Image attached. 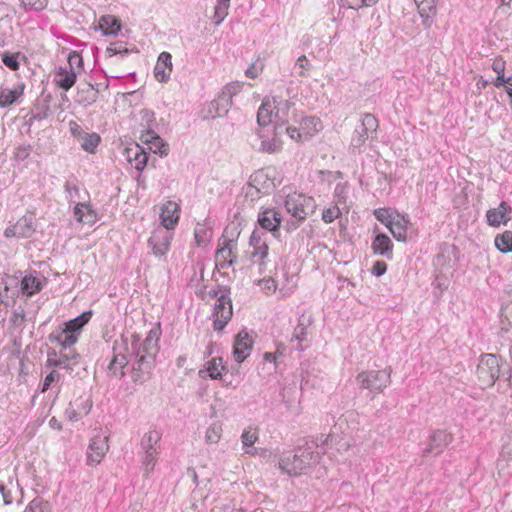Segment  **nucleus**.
<instances>
[{
  "label": "nucleus",
  "mask_w": 512,
  "mask_h": 512,
  "mask_svg": "<svg viewBox=\"0 0 512 512\" xmlns=\"http://www.w3.org/2000/svg\"><path fill=\"white\" fill-rule=\"evenodd\" d=\"M194 236L198 245H204L210 240L212 231L205 225L198 223L194 231Z\"/></svg>",
  "instance_id": "nucleus-44"
},
{
  "label": "nucleus",
  "mask_w": 512,
  "mask_h": 512,
  "mask_svg": "<svg viewBox=\"0 0 512 512\" xmlns=\"http://www.w3.org/2000/svg\"><path fill=\"white\" fill-rule=\"evenodd\" d=\"M284 205L287 212L299 221L305 220L315 208L313 198L300 193L288 194Z\"/></svg>",
  "instance_id": "nucleus-7"
},
{
  "label": "nucleus",
  "mask_w": 512,
  "mask_h": 512,
  "mask_svg": "<svg viewBox=\"0 0 512 512\" xmlns=\"http://www.w3.org/2000/svg\"><path fill=\"white\" fill-rule=\"evenodd\" d=\"M452 436L445 430L435 431L429 439L427 447L424 449V455L437 456L451 443Z\"/></svg>",
  "instance_id": "nucleus-16"
},
{
  "label": "nucleus",
  "mask_w": 512,
  "mask_h": 512,
  "mask_svg": "<svg viewBox=\"0 0 512 512\" xmlns=\"http://www.w3.org/2000/svg\"><path fill=\"white\" fill-rule=\"evenodd\" d=\"M267 233L254 230L250 236L249 246L251 251H247V256L251 263L264 265V260L268 256Z\"/></svg>",
  "instance_id": "nucleus-10"
},
{
  "label": "nucleus",
  "mask_w": 512,
  "mask_h": 512,
  "mask_svg": "<svg viewBox=\"0 0 512 512\" xmlns=\"http://www.w3.org/2000/svg\"><path fill=\"white\" fill-rule=\"evenodd\" d=\"M14 225L17 230L18 238H28L35 231L33 218L31 216L21 217Z\"/></svg>",
  "instance_id": "nucleus-36"
},
{
  "label": "nucleus",
  "mask_w": 512,
  "mask_h": 512,
  "mask_svg": "<svg viewBox=\"0 0 512 512\" xmlns=\"http://www.w3.org/2000/svg\"><path fill=\"white\" fill-rule=\"evenodd\" d=\"M250 143L254 149L261 152H278L283 144L282 133L278 130H255L250 136Z\"/></svg>",
  "instance_id": "nucleus-5"
},
{
  "label": "nucleus",
  "mask_w": 512,
  "mask_h": 512,
  "mask_svg": "<svg viewBox=\"0 0 512 512\" xmlns=\"http://www.w3.org/2000/svg\"><path fill=\"white\" fill-rule=\"evenodd\" d=\"M495 246L502 253L512 252V232L505 231L495 237Z\"/></svg>",
  "instance_id": "nucleus-40"
},
{
  "label": "nucleus",
  "mask_w": 512,
  "mask_h": 512,
  "mask_svg": "<svg viewBox=\"0 0 512 512\" xmlns=\"http://www.w3.org/2000/svg\"><path fill=\"white\" fill-rule=\"evenodd\" d=\"M87 204L85 203H77L74 207V216L78 222H82L84 218L85 209Z\"/></svg>",
  "instance_id": "nucleus-61"
},
{
  "label": "nucleus",
  "mask_w": 512,
  "mask_h": 512,
  "mask_svg": "<svg viewBox=\"0 0 512 512\" xmlns=\"http://www.w3.org/2000/svg\"><path fill=\"white\" fill-rule=\"evenodd\" d=\"M126 160L134 166V168L138 171L144 170L147 161L148 156L144 149L139 146L138 144H135L131 147H126L123 152Z\"/></svg>",
  "instance_id": "nucleus-21"
},
{
  "label": "nucleus",
  "mask_w": 512,
  "mask_h": 512,
  "mask_svg": "<svg viewBox=\"0 0 512 512\" xmlns=\"http://www.w3.org/2000/svg\"><path fill=\"white\" fill-rule=\"evenodd\" d=\"M367 138V130H361L357 132V137L352 138V145L354 147H360L365 139Z\"/></svg>",
  "instance_id": "nucleus-62"
},
{
  "label": "nucleus",
  "mask_w": 512,
  "mask_h": 512,
  "mask_svg": "<svg viewBox=\"0 0 512 512\" xmlns=\"http://www.w3.org/2000/svg\"><path fill=\"white\" fill-rule=\"evenodd\" d=\"M64 190L66 192V198L70 201L80 197L79 187L75 180H68L64 185Z\"/></svg>",
  "instance_id": "nucleus-50"
},
{
  "label": "nucleus",
  "mask_w": 512,
  "mask_h": 512,
  "mask_svg": "<svg viewBox=\"0 0 512 512\" xmlns=\"http://www.w3.org/2000/svg\"><path fill=\"white\" fill-rule=\"evenodd\" d=\"M25 85L16 83L13 86H5L0 89V107L6 108L18 103L24 95Z\"/></svg>",
  "instance_id": "nucleus-18"
},
{
  "label": "nucleus",
  "mask_w": 512,
  "mask_h": 512,
  "mask_svg": "<svg viewBox=\"0 0 512 512\" xmlns=\"http://www.w3.org/2000/svg\"><path fill=\"white\" fill-rule=\"evenodd\" d=\"M379 0H337L342 6L349 9L358 10L363 7H370L375 5Z\"/></svg>",
  "instance_id": "nucleus-45"
},
{
  "label": "nucleus",
  "mask_w": 512,
  "mask_h": 512,
  "mask_svg": "<svg viewBox=\"0 0 512 512\" xmlns=\"http://www.w3.org/2000/svg\"><path fill=\"white\" fill-rule=\"evenodd\" d=\"M76 78L77 71L75 69L60 66L55 73L54 82L57 87L68 91L74 86Z\"/></svg>",
  "instance_id": "nucleus-27"
},
{
  "label": "nucleus",
  "mask_w": 512,
  "mask_h": 512,
  "mask_svg": "<svg viewBox=\"0 0 512 512\" xmlns=\"http://www.w3.org/2000/svg\"><path fill=\"white\" fill-rule=\"evenodd\" d=\"M59 377L60 375L57 371L50 372L44 379L42 391H46L54 381L59 379Z\"/></svg>",
  "instance_id": "nucleus-58"
},
{
  "label": "nucleus",
  "mask_w": 512,
  "mask_h": 512,
  "mask_svg": "<svg viewBox=\"0 0 512 512\" xmlns=\"http://www.w3.org/2000/svg\"><path fill=\"white\" fill-rule=\"evenodd\" d=\"M317 461L318 453L315 454L310 447L301 448L294 455L281 457L278 468L289 476H297Z\"/></svg>",
  "instance_id": "nucleus-3"
},
{
  "label": "nucleus",
  "mask_w": 512,
  "mask_h": 512,
  "mask_svg": "<svg viewBox=\"0 0 512 512\" xmlns=\"http://www.w3.org/2000/svg\"><path fill=\"white\" fill-rule=\"evenodd\" d=\"M310 324L311 320L302 315L298 320L297 326L294 328L291 341H298L296 348L300 351L303 350L302 342L307 340V330Z\"/></svg>",
  "instance_id": "nucleus-34"
},
{
  "label": "nucleus",
  "mask_w": 512,
  "mask_h": 512,
  "mask_svg": "<svg viewBox=\"0 0 512 512\" xmlns=\"http://www.w3.org/2000/svg\"><path fill=\"white\" fill-rule=\"evenodd\" d=\"M282 136L289 134V137L296 142H304L312 137L310 130H281Z\"/></svg>",
  "instance_id": "nucleus-46"
},
{
  "label": "nucleus",
  "mask_w": 512,
  "mask_h": 512,
  "mask_svg": "<svg viewBox=\"0 0 512 512\" xmlns=\"http://www.w3.org/2000/svg\"><path fill=\"white\" fill-rule=\"evenodd\" d=\"M371 248L374 254L384 256L387 259L393 257V243L391 239L384 233H379L372 241Z\"/></svg>",
  "instance_id": "nucleus-28"
},
{
  "label": "nucleus",
  "mask_w": 512,
  "mask_h": 512,
  "mask_svg": "<svg viewBox=\"0 0 512 512\" xmlns=\"http://www.w3.org/2000/svg\"><path fill=\"white\" fill-rule=\"evenodd\" d=\"M180 208L176 202L167 201L161 208L160 218L166 231L174 229L179 221Z\"/></svg>",
  "instance_id": "nucleus-19"
},
{
  "label": "nucleus",
  "mask_w": 512,
  "mask_h": 512,
  "mask_svg": "<svg viewBox=\"0 0 512 512\" xmlns=\"http://www.w3.org/2000/svg\"><path fill=\"white\" fill-rule=\"evenodd\" d=\"M320 124V119L319 118H316V117H309V118H306L304 119V122H303V125L306 127V128H310V127H316Z\"/></svg>",
  "instance_id": "nucleus-64"
},
{
  "label": "nucleus",
  "mask_w": 512,
  "mask_h": 512,
  "mask_svg": "<svg viewBox=\"0 0 512 512\" xmlns=\"http://www.w3.org/2000/svg\"><path fill=\"white\" fill-rule=\"evenodd\" d=\"M78 338L79 335L75 332H70L65 327L59 331L51 333L49 336V340L51 342H57L64 349L72 347L78 341Z\"/></svg>",
  "instance_id": "nucleus-31"
},
{
  "label": "nucleus",
  "mask_w": 512,
  "mask_h": 512,
  "mask_svg": "<svg viewBox=\"0 0 512 512\" xmlns=\"http://www.w3.org/2000/svg\"><path fill=\"white\" fill-rule=\"evenodd\" d=\"M22 5L27 9L40 11L46 8L48 0H20Z\"/></svg>",
  "instance_id": "nucleus-53"
},
{
  "label": "nucleus",
  "mask_w": 512,
  "mask_h": 512,
  "mask_svg": "<svg viewBox=\"0 0 512 512\" xmlns=\"http://www.w3.org/2000/svg\"><path fill=\"white\" fill-rule=\"evenodd\" d=\"M142 453V464L144 467L145 475L147 476L154 470V467L157 462V456L159 452L149 451V452H141Z\"/></svg>",
  "instance_id": "nucleus-43"
},
{
  "label": "nucleus",
  "mask_w": 512,
  "mask_h": 512,
  "mask_svg": "<svg viewBox=\"0 0 512 512\" xmlns=\"http://www.w3.org/2000/svg\"><path fill=\"white\" fill-rule=\"evenodd\" d=\"M92 407L91 402L87 399L78 403L76 400L74 403L71 402L68 408L65 410V415L70 421H78L84 415H87Z\"/></svg>",
  "instance_id": "nucleus-32"
},
{
  "label": "nucleus",
  "mask_w": 512,
  "mask_h": 512,
  "mask_svg": "<svg viewBox=\"0 0 512 512\" xmlns=\"http://www.w3.org/2000/svg\"><path fill=\"white\" fill-rule=\"evenodd\" d=\"M172 240V234L165 229L158 228L152 232L148 244L155 256H163L167 253Z\"/></svg>",
  "instance_id": "nucleus-14"
},
{
  "label": "nucleus",
  "mask_w": 512,
  "mask_h": 512,
  "mask_svg": "<svg viewBox=\"0 0 512 512\" xmlns=\"http://www.w3.org/2000/svg\"><path fill=\"white\" fill-rule=\"evenodd\" d=\"M278 111L274 105V101L264 98L257 113V122L260 126H270L277 123Z\"/></svg>",
  "instance_id": "nucleus-17"
},
{
  "label": "nucleus",
  "mask_w": 512,
  "mask_h": 512,
  "mask_svg": "<svg viewBox=\"0 0 512 512\" xmlns=\"http://www.w3.org/2000/svg\"><path fill=\"white\" fill-rule=\"evenodd\" d=\"M83 66V60L80 54L73 51L68 56V65L65 67H68V69H75L77 71V74L81 71Z\"/></svg>",
  "instance_id": "nucleus-51"
},
{
  "label": "nucleus",
  "mask_w": 512,
  "mask_h": 512,
  "mask_svg": "<svg viewBox=\"0 0 512 512\" xmlns=\"http://www.w3.org/2000/svg\"><path fill=\"white\" fill-rule=\"evenodd\" d=\"M414 1L417 4L419 12L422 16L425 14L428 15L430 12H432L434 10L435 0H414Z\"/></svg>",
  "instance_id": "nucleus-55"
},
{
  "label": "nucleus",
  "mask_w": 512,
  "mask_h": 512,
  "mask_svg": "<svg viewBox=\"0 0 512 512\" xmlns=\"http://www.w3.org/2000/svg\"><path fill=\"white\" fill-rule=\"evenodd\" d=\"M273 188L274 183L269 178L268 174L264 170H258L250 177L247 195L253 196V191L257 194H268Z\"/></svg>",
  "instance_id": "nucleus-15"
},
{
  "label": "nucleus",
  "mask_w": 512,
  "mask_h": 512,
  "mask_svg": "<svg viewBox=\"0 0 512 512\" xmlns=\"http://www.w3.org/2000/svg\"><path fill=\"white\" fill-rule=\"evenodd\" d=\"M74 138L85 151L94 153L100 143V136L97 133H88L86 130H71Z\"/></svg>",
  "instance_id": "nucleus-26"
},
{
  "label": "nucleus",
  "mask_w": 512,
  "mask_h": 512,
  "mask_svg": "<svg viewBox=\"0 0 512 512\" xmlns=\"http://www.w3.org/2000/svg\"><path fill=\"white\" fill-rule=\"evenodd\" d=\"M341 212L337 206H332L325 209L322 213V220L325 223H331L340 216Z\"/></svg>",
  "instance_id": "nucleus-52"
},
{
  "label": "nucleus",
  "mask_w": 512,
  "mask_h": 512,
  "mask_svg": "<svg viewBox=\"0 0 512 512\" xmlns=\"http://www.w3.org/2000/svg\"><path fill=\"white\" fill-rule=\"evenodd\" d=\"M236 243L232 239H224L220 248L216 252V261L222 268L225 266H232L235 263L234 249Z\"/></svg>",
  "instance_id": "nucleus-24"
},
{
  "label": "nucleus",
  "mask_w": 512,
  "mask_h": 512,
  "mask_svg": "<svg viewBox=\"0 0 512 512\" xmlns=\"http://www.w3.org/2000/svg\"><path fill=\"white\" fill-rule=\"evenodd\" d=\"M362 125L365 126L366 128L377 127V119L371 114H366L362 118Z\"/></svg>",
  "instance_id": "nucleus-63"
},
{
  "label": "nucleus",
  "mask_w": 512,
  "mask_h": 512,
  "mask_svg": "<svg viewBox=\"0 0 512 512\" xmlns=\"http://www.w3.org/2000/svg\"><path fill=\"white\" fill-rule=\"evenodd\" d=\"M21 290L23 294L31 296L41 290V282L33 276H25L21 282Z\"/></svg>",
  "instance_id": "nucleus-39"
},
{
  "label": "nucleus",
  "mask_w": 512,
  "mask_h": 512,
  "mask_svg": "<svg viewBox=\"0 0 512 512\" xmlns=\"http://www.w3.org/2000/svg\"><path fill=\"white\" fill-rule=\"evenodd\" d=\"M258 223L263 229L272 232L273 235H276L281 224L280 213L273 208L265 209L259 213Z\"/></svg>",
  "instance_id": "nucleus-22"
},
{
  "label": "nucleus",
  "mask_w": 512,
  "mask_h": 512,
  "mask_svg": "<svg viewBox=\"0 0 512 512\" xmlns=\"http://www.w3.org/2000/svg\"><path fill=\"white\" fill-rule=\"evenodd\" d=\"M492 70L497 74L496 79L493 81V85L497 88H501V82H503V76L506 71V61L502 56H497L492 60Z\"/></svg>",
  "instance_id": "nucleus-38"
},
{
  "label": "nucleus",
  "mask_w": 512,
  "mask_h": 512,
  "mask_svg": "<svg viewBox=\"0 0 512 512\" xmlns=\"http://www.w3.org/2000/svg\"><path fill=\"white\" fill-rule=\"evenodd\" d=\"M98 26L106 36L117 35L122 28L120 19L114 15L101 16L98 20Z\"/></svg>",
  "instance_id": "nucleus-33"
},
{
  "label": "nucleus",
  "mask_w": 512,
  "mask_h": 512,
  "mask_svg": "<svg viewBox=\"0 0 512 512\" xmlns=\"http://www.w3.org/2000/svg\"><path fill=\"white\" fill-rule=\"evenodd\" d=\"M127 339L122 338L120 342L115 341L113 347V357L108 365V374L117 379H121L125 376V368L128 365V357L126 351Z\"/></svg>",
  "instance_id": "nucleus-9"
},
{
  "label": "nucleus",
  "mask_w": 512,
  "mask_h": 512,
  "mask_svg": "<svg viewBox=\"0 0 512 512\" xmlns=\"http://www.w3.org/2000/svg\"><path fill=\"white\" fill-rule=\"evenodd\" d=\"M264 70V63L256 60L245 71V76L250 79L257 78Z\"/></svg>",
  "instance_id": "nucleus-49"
},
{
  "label": "nucleus",
  "mask_w": 512,
  "mask_h": 512,
  "mask_svg": "<svg viewBox=\"0 0 512 512\" xmlns=\"http://www.w3.org/2000/svg\"><path fill=\"white\" fill-rule=\"evenodd\" d=\"M3 63L11 70L19 69L18 54L4 53L2 57Z\"/></svg>",
  "instance_id": "nucleus-54"
},
{
  "label": "nucleus",
  "mask_w": 512,
  "mask_h": 512,
  "mask_svg": "<svg viewBox=\"0 0 512 512\" xmlns=\"http://www.w3.org/2000/svg\"><path fill=\"white\" fill-rule=\"evenodd\" d=\"M500 359L494 354L482 355L477 366V377L481 388L494 385L500 375Z\"/></svg>",
  "instance_id": "nucleus-4"
},
{
  "label": "nucleus",
  "mask_w": 512,
  "mask_h": 512,
  "mask_svg": "<svg viewBox=\"0 0 512 512\" xmlns=\"http://www.w3.org/2000/svg\"><path fill=\"white\" fill-rule=\"evenodd\" d=\"M259 285L261 289L264 290L267 294L275 292L277 288L276 282L272 278H264L260 280Z\"/></svg>",
  "instance_id": "nucleus-56"
},
{
  "label": "nucleus",
  "mask_w": 512,
  "mask_h": 512,
  "mask_svg": "<svg viewBox=\"0 0 512 512\" xmlns=\"http://www.w3.org/2000/svg\"><path fill=\"white\" fill-rule=\"evenodd\" d=\"M159 336V329L150 330L141 343H138V338L133 336L132 354L136 360L132 366L131 378L134 383L143 384L148 379L159 351Z\"/></svg>",
  "instance_id": "nucleus-1"
},
{
  "label": "nucleus",
  "mask_w": 512,
  "mask_h": 512,
  "mask_svg": "<svg viewBox=\"0 0 512 512\" xmlns=\"http://www.w3.org/2000/svg\"><path fill=\"white\" fill-rule=\"evenodd\" d=\"M222 435V425L219 422L212 423L206 433H205V441L208 444L218 443Z\"/></svg>",
  "instance_id": "nucleus-41"
},
{
  "label": "nucleus",
  "mask_w": 512,
  "mask_h": 512,
  "mask_svg": "<svg viewBox=\"0 0 512 512\" xmlns=\"http://www.w3.org/2000/svg\"><path fill=\"white\" fill-rule=\"evenodd\" d=\"M243 89V83L239 81L230 82L223 87L217 96V103L223 104V112H228L232 106L233 97L238 95Z\"/></svg>",
  "instance_id": "nucleus-25"
},
{
  "label": "nucleus",
  "mask_w": 512,
  "mask_h": 512,
  "mask_svg": "<svg viewBox=\"0 0 512 512\" xmlns=\"http://www.w3.org/2000/svg\"><path fill=\"white\" fill-rule=\"evenodd\" d=\"M387 270L385 262L377 261L372 267V274L375 276H382Z\"/></svg>",
  "instance_id": "nucleus-60"
},
{
  "label": "nucleus",
  "mask_w": 512,
  "mask_h": 512,
  "mask_svg": "<svg viewBox=\"0 0 512 512\" xmlns=\"http://www.w3.org/2000/svg\"><path fill=\"white\" fill-rule=\"evenodd\" d=\"M511 211V207L502 201L497 208L489 209L486 213L487 222L491 226H499L501 223H507L506 214Z\"/></svg>",
  "instance_id": "nucleus-29"
},
{
  "label": "nucleus",
  "mask_w": 512,
  "mask_h": 512,
  "mask_svg": "<svg viewBox=\"0 0 512 512\" xmlns=\"http://www.w3.org/2000/svg\"><path fill=\"white\" fill-rule=\"evenodd\" d=\"M211 107L213 108V111H210L212 117H222L227 114V112H223V104L221 102L217 103V98L211 102Z\"/></svg>",
  "instance_id": "nucleus-57"
},
{
  "label": "nucleus",
  "mask_w": 512,
  "mask_h": 512,
  "mask_svg": "<svg viewBox=\"0 0 512 512\" xmlns=\"http://www.w3.org/2000/svg\"><path fill=\"white\" fill-rule=\"evenodd\" d=\"M225 369V366L222 365L221 357L212 358L210 361L207 362L206 372L209 373V377L211 379H221L222 371H224ZM204 372L205 370H200L199 375L201 376Z\"/></svg>",
  "instance_id": "nucleus-37"
},
{
  "label": "nucleus",
  "mask_w": 512,
  "mask_h": 512,
  "mask_svg": "<svg viewBox=\"0 0 512 512\" xmlns=\"http://www.w3.org/2000/svg\"><path fill=\"white\" fill-rule=\"evenodd\" d=\"M217 295V292L213 293V296L217 297L214 306L213 327L215 330L221 331L231 319L233 311L230 297L224 293H222L220 296Z\"/></svg>",
  "instance_id": "nucleus-11"
},
{
  "label": "nucleus",
  "mask_w": 512,
  "mask_h": 512,
  "mask_svg": "<svg viewBox=\"0 0 512 512\" xmlns=\"http://www.w3.org/2000/svg\"><path fill=\"white\" fill-rule=\"evenodd\" d=\"M253 337L245 329L241 330L234 339L233 355L238 363H242L251 353L253 347Z\"/></svg>",
  "instance_id": "nucleus-12"
},
{
  "label": "nucleus",
  "mask_w": 512,
  "mask_h": 512,
  "mask_svg": "<svg viewBox=\"0 0 512 512\" xmlns=\"http://www.w3.org/2000/svg\"><path fill=\"white\" fill-rule=\"evenodd\" d=\"M79 354L74 350L67 353H57L55 350L48 351L46 365L72 370L78 363Z\"/></svg>",
  "instance_id": "nucleus-13"
},
{
  "label": "nucleus",
  "mask_w": 512,
  "mask_h": 512,
  "mask_svg": "<svg viewBox=\"0 0 512 512\" xmlns=\"http://www.w3.org/2000/svg\"><path fill=\"white\" fill-rule=\"evenodd\" d=\"M92 312L90 310L84 311L79 316L74 319L69 320L64 323V327L68 329L70 332H75L77 335L80 334L81 329L86 325L91 319Z\"/></svg>",
  "instance_id": "nucleus-35"
},
{
  "label": "nucleus",
  "mask_w": 512,
  "mask_h": 512,
  "mask_svg": "<svg viewBox=\"0 0 512 512\" xmlns=\"http://www.w3.org/2000/svg\"><path fill=\"white\" fill-rule=\"evenodd\" d=\"M109 437L102 430H97L90 440L86 452V463L89 466H96L101 463L109 450Z\"/></svg>",
  "instance_id": "nucleus-8"
},
{
  "label": "nucleus",
  "mask_w": 512,
  "mask_h": 512,
  "mask_svg": "<svg viewBox=\"0 0 512 512\" xmlns=\"http://www.w3.org/2000/svg\"><path fill=\"white\" fill-rule=\"evenodd\" d=\"M258 440V432L257 429L248 428L245 429L241 435V441L246 453H250L249 448H251L255 442Z\"/></svg>",
  "instance_id": "nucleus-42"
},
{
  "label": "nucleus",
  "mask_w": 512,
  "mask_h": 512,
  "mask_svg": "<svg viewBox=\"0 0 512 512\" xmlns=\"http://www.w3.org/2000/svg\"><path fill=\"white\" fill-rule=\"evenodd\" d=\"M162 433L157 429L146 432L140 442L141 452H159Z\"/></svg>",
  "instance_id": "nucleus-30"
},
{
  "label": "nucleus",
  "mask_w": 512,
  "mask_h": 512,
  "mask_svg": "<svg viewBox=\"0 0 512 512\" xmlns=\"http://www.w3.org/2000/svg\"><path fill=\"white\" fill-rule=\"evenodd\" d=\"M96 221V214L95 212L90 208V206H86L84 218L82 219L81 223L85 224H93Z\"/></svg>",
  "instance_id": "nucleus-59"
},
{
  "label": "nucleus",
  "mask_w": 512,
  "mask_h": 512,
  "mask_svg": "<svg viewBox=\"0 0 512 512\" xmlns=\"http://www.w3.org/2000/svg\"><path fill=\"white\" fill-rule=\"evenodd\" d=\"M24 512H50V508L47 502L34 499L28 504Z\"/></svg>",
  "instance_id": "nucleus-48"
},
{
  "label": "nucleus",
  "mask_w": 512,
  "mask_h": 512,
  "mask_svg": "<svg viewBox=\"0 0 512 512\" xmlns=\"http://www.w3.org/2000/svg\"><path fill=\"white\" fill-rule=\"evenodd\" d=\"M229 4L222 2L220 0L217 1L214 12V20L216 24H220L228 15Z\"/></svg>",
  "instance_id": "nucleus-47"
},
{
  "label": "nucleus",
  "mask_w": 512,
  "mask_h": 512,
  "mask_svg": "<svg viewBox=\"0 0 512 512\" xmlns=\"http://www.w3.org/2000/svg\"><path fill=\"white\" fill-rule=\"evenodd\" d=\"M373 215L389 229L397 241H407V231L410 225V220L407 216L391 208L375 209Z\"/></svg>",
  "instance_id": "nucleus-2"
},
{
  "label": "nucleus",
  "mask_w": 512,
  "mask_h": 512,
  "mask_svg": "<svg viewBox=\"0 0 512 512\" xmlns=\"http://www.w3.org/2000/svg\"><path fill=\"white\" fill-rule=\"evenodd\" d=\"M390 378V370H369L358 374L357 383L361 389H367L372 393H380L388 386Z\"/></svg>",
  "instance_id": "nucleus-6"
},
{
  "label": "nucleus",
  "mask_w": 512,
  "mask_h": 512,
  "mask_svg": "<svg viewBox=\"0 0 512 512\" xmlns=\"http://www.w3.org/2000/svg\"><path fill=\"white\" fill-rule=\"evenodd\" d=\"M141 140L148 145V149L160 156L168 154V145L155 133V130H145L141 134Z\"/></svg>",
  "instance_id": "nucleus-23"
},
{
  "label": "nucleus",
  "mask_w": 512,
  "mask_h": 512,
  "mask_svg": "<svg viewBox=\"0 0 512 512\" xmlns=\"http://www.w3.org/2000/svg\"><path fill=\"white\" fill-rule=\"evenodd\" d=\"M172 56L168 52H162L154 67V77L159 82H167L172 73Z\"/></svg>",
  "instance_id": "nucleus-20"
}]
</instances>
